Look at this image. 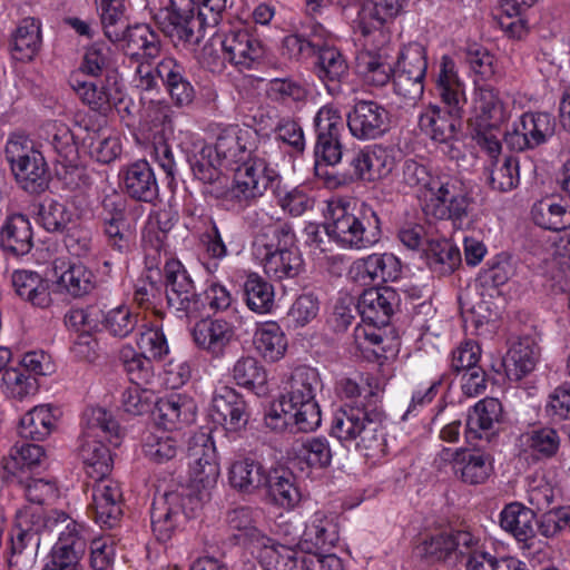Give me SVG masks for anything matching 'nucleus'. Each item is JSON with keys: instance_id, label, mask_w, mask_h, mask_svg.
<instances>
[{"instance_id": "obj_24", "label": "nucleus", "mask_w": 570, "mask_h": 570, "mask_svg": "<svg viewBox=\"0 0 570 570\" xmlns=\"http://www.w3.org/2000/svg\"><path fill=\"white\" fill-rule=\"evenodd\" d=\"M402 273L400 259L391 253H374L353 263L351 277L361 285L396 281Z\"/></svg>"}, {"instance_id": "obj_50", "label": "nucleus", "mask_w": 570, "mask_h": 570, "mask_svg": "<svg viewBox=\"0 0 570 570\" xmlns=\"http://www.w3.org/2000/svg\"><path fill=\"white\" fill-rule=\"evenodd\" d=\"M257 352L267 361L276 362L287 350V340L281 326L275 322L261 325L254 335Z\"/></svg>"}, {"instance_id": "obj_41", "label": "nucleus", "mask_w": 570, "mask_h": 570, "mask_svg": "<svg viewBox=\"0 0 570 570\" xmlns=\"http://www.w3.org/2000/svg\"><path fill=\"white\" fill-rule=\"evenodd\" d=\"M539 358V348L530 340H521L513 344L502 361L508 377L520 381L531 373Z\"/></svg>"}, {"instance_id": "obj_38", "label": "nucleus", "mask_w": 570, "mask_h": 570, "mask_svg": "<svg viewBox=\"0 0 570 570\" xmlns=\"http://www.w3.org/2000/svg\"><path fill=\"white\" fill-rule=\"evenodd\" d=\"M78 454L81 459L87 475L92 479H101L111 472L112 458L110 450L98 438H80Z\"/></svg>"}, {"instance_id": "obj_15", "label": "nucleus", "mask_w": 570, "mask_h": 570, "mask_svg": "<svg viewBox=\"0 0 570 570\" xmlns=\"http://www.w3.org/2000/svg\"><path fill=\"white\" fill-rule=\"evenodd\" d=\"M316 142L314 154L326 165L334 166L342 159L341 134L344 128V120L341 111L332 106L325 105L314 117Z\"/></svg>"}, {"instance_id": "obj_52", "label": "nucleus", "mask_w": 570, "mask_h": 570, "mask_svg": "<svg viewBox=\"0 0 570 570\" xmlns=\"http://www.w3.org/2000/svg\"><path fill=\"white\" fill-rule=\"evenodd\" d=\"M531 215L534 224L544 229L562 232L570 227V209L553 198H544L535 203Z\"/></svg>"}, {"instance_id": "obj_64", "label": "nucleus", "mask_w": 570, "mask_h": 570, "mask_svg": "<svg viewBox=\"0 0 570 570\" xmlns=\"http://www.w3.org/2000/svg\"><path fill=\"white\" fill-rule=\"evenodd\" d=\"M263 560L265 562L264 570H302L299 553L292 547L286 544H277L267 547L265 543Z\"/></svg>"}, {"instance_id": "obj_60", "label": "nucleus", "mask_w": 570, "mask_h": 570, "mask_svg": "<svg viewBox=\"0 0 570 570\" xmlns=\"http://www.w3.org/2000/svg\"><path fill=\"white\" fill-rule=\"evenodd\" d=\"M441 175H433L426 166L411 158L403 163L402 180L406 186L416 189L421 202L423 196L428 195L432 187L434 188L433 184L441 179Z\"/></svg>"}, {"instance_id": "obj_46", "label": "nucleus", "mask_w": 570, "mask_h": 570, "mask_svg": "<svg viewBox=\"0 0 570 570\" xmlns=\"http://www.w3.org/2000/svg\"><path fill=\"white\" fill-rule=\"evenodd\" d=\"M56 417L49 405H37L29 410L18 425V433L22 439L42 441L55 429Z\"/></svg>"}, {"instance_id": "obj_16", "label": "nucleus", "mask_w": 570, "mask_h": 570, "mask_svg": "<svg viewBox=\"0 0 570 570\" xmlns=\"http://www.w3.org/2000/svg\"><path fill=\"white\" fill-rule=\"evenodd\" d=\"M390 111L374 100L356 101L346 115L350 134L362 141L382 137L389 131Z\"/></svg>"}, {"instance_id": "obj_59", "label": "nucleus", "mask_w": 570, "mask_h": 570, "mask_svg": "<svg viewBox=\"0 0 570 570\" xmlns=\"http://www.w3.org/2000/svg\"><path fill=\"white\" fill-rule=\"evenodd\" d=\"M50 144L65 166L72 165L78 158V145L75 134L62 122L53 121L48 131Z\"/></svg>"}, {"instance_id": "obj_40", "label": "nucleus", "mask_w": 570, "mask_h": 570, "mask_svg": "<svg viewBox=\"0 0 570 570\" xmlns=\"http://www.w3.org/2000/svg\"><path fill=\"white\" fill-rule=\"evenodd\" d=\"M537 524L534 512L520 503H510L501 512L500 525L510 532L519 542L528 543L534 539Z\"/></svg>"}, {"instance_id": "obj_18", "label": "nucleus", "mask_w": 570, "mask_h": 570, "mask_svg": "<svg viewBox=\"0 0 570 570\" xmlns=\"http://www.w3.org/2000/svg\"><path fill=\"white\" fill-rule=\"evenodd\" d=\"M210 417L227 432L238 433L246 429L250 412L242 394L233 387L222 386L213 395Z\"/></svg>"}, {"instance_id": "obj_33", "label": "nucleus", "mask_w": 570, "mask_h": 570, "mask_svg": "<svg viewBox=\"0 0 570 570\" xmlns=\"http://www.w3.org/2000/svg\"><path fill=\"white\" fill-rule=\"evenodd\" d=\"M269 471L264 464L250 456H240L228 469V481L240 493L253 494L268 484Z\"/></svg>"}, {"instance_id": "obj_13", "label": "nucleus", "mask_w": 570, "mask_h": 570, "mask_svg": "<svg viewBox=\"0 0 570 570\" xmlns=\"http://www.w3.org/2000/svg\"><path fill=\"white\" fill-rule=\"evenodd\" d=\"M164 278L169 307L188 318L199 317L205 309V301L196 291L186 267L177 259H168L164 266Z\"/></svg>"}, {"instance_id": "obj_54", "label": "nucleus", "mask_w": 570, "mask_h": 570, "mask_svg": "<svg viewBox=\"0 0 570 570\" xmlns=\"http://www.w3.org/2000/svg\"><path fill=\"white\" fill-rule=\"evenodd\" d=\"M61 291L78 298L89 294L96 285L94 273L83 264H70L57 281Z\"/></svg>"}, {"instance_id": "obj_11", "label": "nucleus", "mask_w": 570, "mask_h": 570, "mask_svg": "<svg viewBox=\"0 0 570 570\" xmlns=\"http://www.w3.org/2000/svg\"><path fill=\"white\" fill-rule=\"evenodd\" d=\"M205 22L200 0H170L161 30L175 46L189 47L199 42Z\"/></svg>"}, {"instance_id": "obj_4", "label": "nucleus", "mask_w": 570, "mask_h": 570, "mask_svg": "<svg viewBox=\"0 0 570 570\" xmlns=\"http://www.w3.org/2000/svg\"><path fill=\"white\" fill-rule=\"evenodd\" d=\"M328 213L327 232L343 247L364 249L381 239V219L372 206L362 203L351 207L338 199L328 203Z\"/></svg>"}, {"instance_id": "obj_5", "label": "nucleus", "mask_w": 570, "mask_h": 570, "mask_svg": "<svg viewBox=\"0 0 570 570\" xmlns=\"http://www.w3.org/2000/svg\"><path fill=\"white\" fill-rule=\"evenodd\" d=\"M253 252L261 259L266 275L274 281L294 279L304 269L295 233L286 223L269 226L258 234Z\"/></svg>"}, {"instance_id": "obj_23", "label": "nucleus", "mask_w": 570, "mask_h": 570, "mask_svg": "<svg viewBox=\"0 0 570 570\" xmlns=\"http://www.w3.org/2000/svg\"><path fill=\"white\" fill-rule=\"evenodd\" d=\"M257 138V132L252 128L227 126L217 136L216 155L226 165L243 163L256 151Z\"/></svg>"}, {"instance_id": "obj_36", "label": "nucleus", "mask_w": 570, "mask_h": 570, "mask_svg": "<svg viewBox=\"0 0 570 570\" xmlns=\"http://www.w3.org/2000/svg\"><path fill=\"white\" fill-rule=\"evenodd\" d=\"M0 247L14 256H23L33 247L30 220L22 214L9 216L0 229Z\"/></svg>"}, {"instance_id": "obj_31", "label": "nucleus", "mask_w": 570, "mask_h": 570, "mask_svg": "<svg viewBox=\"0 0 570 570\" xmlns=\"http://www.w3.org/2000/svg\"><path fill=\"white\" fill-rule=\"evenodd\" d=\"M473 111L476 127L498 129L510 118L508 105L498 90L490 86H480L475 89Z\"/></svg>"}, {"instance_id": "obj_34", "label": "nucleus", "mask_w": 570, "mask_h": 570, "mask_svg": "<svg viewBox=\"0 0 570 570\" xmlns=\"http://www.w3.org/2000/svg\"><path fill=\"white\" fill-rule=\"evenodd\" d=\"M338 528L332 518L323 511H316L305 522L298 547L302 552L332 548L338 541Z\"/></svg>"}, {"instance_id": "obj_7", "label": "nucleus", "mask_w": 570, "mask_h": 570, "mask_svg": "<svg viewBox=\"0 0 570 570\" xmlns=\"http://www.w3.org/2000/svg\"><path fill=\"white\" fill-rule=\"evenodd\" d=\"M4 157L17 184L29 194H41L48 186L50 176L42 154L28 136L13 132L4 146Z\"/></svg>"}, {"instance_id": "obj_29", "label": "nucleus", "mask_w": 570, "mask_h": 570, "mask_svg": "<svg viewBox=\"0 0 570 570\" xmlns=\"http://www.w3.org/2000/svg\"><path fill=\"white\" fill-rule=\"evenodd\" d=\"M120 178L122 191L131 199L153 203L158 198V183L147 160L129 164L121 170Z\"/></svg>"}, {"instance_id": "obj_62", "label": "nucleus", "mask_w": 570, "mask_h": 570, "mask_svg": "<svg viewBox=\"0 0 570 570\" xmlns=\"http://www.w3.org/2000/svg\"><path fill=\"white\" fill-rule=\"evenodd\" d=\"M4 393L12 399L23 400L35 395L39 390L38 379L22 370L14 367L6 368L2 374Z\"/></svg>"}, {"instance_id": "obj_9", "label": "nucleus", "mask_w": 570, "mask_h": 570, "mask_svg": "<svg viewBox=\"0 0 570 570\" xmlns=\"http://www.w3.org/2000/svg\"><path fill=\"white\" fill-rule=\"evenodd\" d=\"M281 183V175L264 158L250 156L236 168L234 184L228 191V197L235 209L246 210L267 189H272L274 194Z\"/></svg>"}, {"instance_id": "obj_14", "label": "nucleus", "mask_w": 570, "mask_h": 570, "mask_svg": "<svg viewBox=\"0 0 570 570\" xmlns=\"http://www.w3.org/2000/svg\"><path fill=\"white\" fill-rule=\"evenodd\" d=\"M556 117L547 111H527L507 131L504 141L514 151L533 150L547 144L556 134Z\"/></svg>"}, {"instance_id": "obj_43", "label": "nucleus", "mask_w": 570, "mask_h": 570, "mask_svg": "<svg viewBox=\"0 0 570 570\" xmlns=\"http://www.w3.org/2000/svg\"><path fill=\"white\" fill-rule=\"evenodd\" d=\"M181 449L180 435L166 429L148 433L142 443L145 456L155 463H165L175 459Z\"/></svg>"}, {"instance_id": "obj_30", "label": "nucleus", "mask_w": 570, "mask_h": 570, "mask_svg": "<svg viewBox=\"0 0 570 570\" xmlns=\"http://www.w3.org/2000/svg\"><path fill=\"white\" fill-rule=\"evenodd\" d=\"M362 49L356 56L355 68L364 82L372 87H384L392 78L394 69L382 53L385 47L370 45L366 38H361Z\"/></svg>"}, {"instance_id": "obj_63", "label": "nucleus", "mask_w": 570, "mask_h": 570, "mask_svg": "<svg viewBox=\"0 0 570 570\" xmlns=\"http://www.w3.org/2000/svg\"><path fill=\"white\" fill-rule=\"evenodd\" d=\"M73 217L72 212L63 203L49 200L38 212L39 224L49 233H63Z\"/></svg>"}, {"instance_id": "obj_22", "label": "nucleus", "mask_w": 570, "mask_h": 570, "mask_svg": "<svg viewBox=\"0 0 570 570\" xmlns=\"http://www.w3.org/2000/svg\"><path fill=\"white\" fill-rule=\"evenodd\" d=\"M474 543V535L468 530H451L425 539L419 546L422 557L431 561H443L455 564L460 554Z\"/></svg>"}, {"instance_id": "obj_32", "label": "nucleus", "mask_w": 570, "mask_h": 570, "mask_svg": "<svg viewBox=\"0 0 570 570\" xmlns=\"http://www.w3.org/2000/svg\"><path fill=\"white\" fill-rule=\"evenodd\" d=\"M191 336L198 348L213 357H220L234 340V327L223 318L202 320L195 324Z\"/></svg>"}, {"instance_id": "obj_44", "label": "nucleus", "mask_w": 570, "mask_h": 570, "mask_svg": "<svg viewBox=\"0 0 570 570\" xmlns=\"http://www.w3.org/2000/svg\"><path fill=\"white\" fill-rule=\"evenodd\" d=\"M232 375L238 386L250 390L258 396L268 393L267 372L255 357L243 356L237 360Z\"/></svg>"}, {"instance_id": "obj_57", "label": "nucleus", "mask_w": 570, "mask_h": 570, "mask_svg": "<svg viewBox=\"0 0 570 570\" xmlns=\"http://www.w3.org/2000/svg\"><path fill=\"white\" fill-rule=\"evenodd\" d=\"M105 36L117 40L122 33L126 18L125 0H96Z\"/></svg>"}, {"instance_id": "obj_27", "label": "nucleus", "mask_w": 570, "mask_h": 570, "mask_svg": "<svg viewBox=\"0 0 570 570\" xmlns=\"http://www.w3.org/2000/svg\"><path fill=\"white\" fill-rule=\"evenodd\" d=\"M399 306V295L391 287H370L364 289L357 301V311L362 322L386 326Z\"/></svg>"}, {"instance_id": "obj_58", "label": "nucleus", "mask_w": 570, "mask_h": 570, "mask_svg": "<svg viewBox=\"0 0 570 570\" xmlns=\"http://www.w3.org/2000/svg\"><path fill=\"white\" fill-rule=\"evenodd\" d=\"M104 235L107 247L116 254L122 256L130 250L131 234L121 210L104 219Z\"/></svg>"}, {"instance_id": "obj_47", "label": "nucleus", "mask_w": 570, "mask_h": 570, "mask_svg": "<svg viewBox=\"0 0 570 570\" xmlns=\"http://www.w3.org/2000/svg\"><path fill=\"white\" fill-rule=\"evenodd\" d=\"M317 67V75L331 94L338 90L340 82L348 75L346 60L336 48H320Z\"/></svg>"}, {"instance_id": "obj_20", "label": "nucleus", "mask_w": 570, "mask_h": 570, "mask_svg": "<svg viewBox=\"0 0 570 570\" xmlns=\"http://www.w3.org/2000/svg\"><path fill=\"white\" fill-rule=\"evenodd\" d=\"M356 181L374 183L386 178L395 167L393 151L381 145L360 149L348 161Z\"/></svg>"}, {"instance_id": "obj_2", "label": "nucleus", "mask_w": 570, "mask_h": 570, "mask_svg": "<svg viewBox=\"0 0 570 570\" xmlns=\"http://www.w3.org/2000/svg\"><path fill=\"white\" fill-rule=\"evenodd\" d=\"M370 387L366 402L355 401L354 404H345L335 411L331 423V435L342 444H354L355 449L363 452L366 458H377L385 454V435L381 428L385 420L382 407V389L376 384Z\"/></svg>"}, {"instance_id": "obj_39", "label": "nucleus", "mask_w": 570, "mask_h": 570, "mask_svg": "<svg viewBox=\"0 0 570 570\" xmlns=\"http://www.w3.org/2000/svg\"><path fill=\"white\" fill-rule=\"evenodd\" d=\"M81 436L106 440L115 446L120 444L122 432L114 415L104 407H88L83 412Z\"/></svg>"}, {"instance_id": "obj_45", "label": "nucleus", "mask_w": 570, "mask_h": 570, "mask_svg": "<svg viewBox=\"0 0 570 570\" xmlns=\"http://www.w3.org/2000/svg\"><path fill=\"white\" fill-rule=\"evenodd\" d=\"M41 45L40 24L37 20L23 19L18 26L11 41V56L14 60L31 61Z\"/></svg>"}, {"instance_id": "obj_35", "label": "nucleus", "mask_w": 570, "mask_h": 570, "mask_svg": "<svg viewBox=\"0 0 570 570\" xmlns=\"http://www.w3.org/2000/svg\"><path fill=\"white\" fill-rule=\"evenodd\" d=\"M155 407L159 424L166 430H178L195 421L196 405L187 395L170 394L161 397Z\"/></svg>"}, {"instance_id": "obj_6", "label": "nucleus", "mask_w": 570, "mask_h": 570, "mask_svg": "<svg viewBox=\"0 0 570 570\" xmlns=\"http://www.w3.org/2000/svg\"><path fill=\"white\" fill-rule=\"evenodd\" d=\"M318 387V373L308 366L296 367L287 381L279 405L283 411H294L292 416L298 431L311 432L321 424V410L315 401Z\"/></svg>"}, {"instance_id": "obj_55", "label": "nucleus", "mask_w": 570, "mask_h": 570, "mask_svg": "<svg viewBox=\"0 0 570 570\" xmlns=\"http://www.w3.org/2000/svg\"><path fill=\"white\" fill-rule=\"evenodd\" d=\"M111 65L110 47L104 42H95L86 48L79 70L90 77L107 79V76H117Z\"/></svg>"}, {"instance_id": "obj_53", "label": "nucleus", "mask_w": 570, "mask_h": 570, "mask_svg": "<svg viewBox=\"0 0 570 570\" xmlns=\"http://www.w3.org/2000/svg\"><path fill=\"white\" fill-rule=\"evenodd\" d=\"M245 301L249 309L256 313H268L274 306V287L256 273L247 276L244 283Z\"/></svg>"}, {"instance_id": "obj_49", "label": "nucleus", "mask_w": 570, "mask_h": 570, "mask_svg": "<svg viewBox=\"0 0 570 570\" xmlns=\"http://www.w3.org/2000/svg\"><path fill=\"white\" fill-rule=\"evenodd\" d=\"M265 489L273 501L283 508H294L301 501V492L295 484V475L285 469L269 471Z\"/></svg>"}, {"instance_id": "obj_61", "label": "nucleus", "mask_w": 570, "mask_h": 570, "mask_svg": "<svg viewBox=\"0 0 570 570\" xmlns=\"http://www.w3.org/2000/svg\"><path fill=\"white\" fill-rule=\"evenodd\" d=\"M230 529L239 532L237 538L264 544L268 540L256 527L255 511L249 507H238L227 513Z\"/></svg>"}, {"instance_id": "obj_42", "label": "nucleus", "mask_w": 570, "mask_h": 570, "mask_svg": "<svg viewBox=\"0 0 570 570\" xmlns=\"http://www.w3.org/2000/svg\"><path fill=\"white\" fill-rule=\"evenodd\" d=\"M16 293L33 306L46 308L51 304L47 283L31 271H16L11 276Z\"/></svg>"}, {"instance_id": "obj_25", "label": "nucleus", "mask_w": 570, "mask_h": 570, "mask_svg": "<svg viewBox=\"0 0 570 570\" xmlns=\"http://www.w3.org/2000/svg\"><path fill=\"white\" fill-rule=\"evenodd\" d=\"M121 33L117 40L110 41L122 42V49L132 59L151 61L160 56L163 50L160 35L149 24L129 26L126 22Z\"/></svg>"}, {"instance_id": "obj_28", "label": "nucleus", "mask_w": 570, "mask_h": 570, "mask_svg": "<svg viewBox=\"0 0 570 570\" xmlns=\"http://www.w3.org/2000/svg\"><path fill=\"white\" fill-rule=\"evenodd\" d=\"M454 475L469 485L483 484L493 472V458L481 449H458L452 458Z\"/></svg>"}, {"instance_id": "obj_3", "label": "nucleus", "mask_w": 570, "mask_h": 570, "mask_svg": "<svg viewBox=\"0 0 570 570\" xmlns=\"http://www.w3.org/2000/svg\"><path fill=\"white\" fill-rule=\"evenodd\" d=\"M436 89L445 109L439 106H431L424 111L419 120L420 128L439 145L445 146L444 150L454 157V142L462 127V117L466 98L464 86L459 79L454 61L443 56L440 63V71L436 79Z\"/></svg>"}, {"instance_id": "obj_8", "label": "nucleus", "mask_w": 570, "mask_h": 570, "mask_svg": "<svg viewBox=\"0 0 570 570\" xmlns=\"http://www.w3.org/2000/svg\"><path fill=\"white\" fill-rule=\"evenodd\" d=\"M431 191L423 196L422 208L426 216L438 220H450L462 228L472 213V198L461 179L442 174Z\"/></svg>"}, {"instance_id": "obj_19", "label": "nucleus", "mask_w": 570, "mask_h": 570, "mask_svg": "<svg viewBox=\"0 0 570 570\" xmlns=\"http://www.w3.org/2000/svg\"><path fill=\"white\" fill-rule=\"evenodd\" d=\"M224 59L239 71L255 69L264 59L266 48L248 30H229L222 40Z\"/></svg>"}, {"instance_id": "obj_37", "label": "nucleus", "mask_w": 570, "mask_h": 570, "mask_svg": "<svg viewBox=\"0 0 570 570\" xmlns=\"http://www.w3.org/2000/svg\"><path fill=\"white\" fill-rule=\"evenodd\" d=\"M503 409L498 399L485 397L479 401L468 413L465 436L470 440L482 438L483 432L494 429L502 421Z\"/></svg>"}, {"instance_id": "obj_26", "label": "nucleus", "mask_w": 570, "mask_h": 570, "mask_svg": "<svg viewBox=\"0 0 570 570\" xmlns=\"http://www.w3.org/2000/svg\"><path fill=\"white\" fill-rule=\"evenodd\" d=\"M92 508L95 518L101 525L112 528L122 515V491L117 481L105 476L94 480Z\"/></svg>"}, {"instance_id": "obj_21", "label": "nucleus", "mask_w": 570, "mask_h": 570, "mask_svg": "<svg viewBox=\"0 0 570 570\" xmlns=\"http://www.w3.org/2000/svg\"><path fill=\"white\" fill-rule=\"evenodd\" d=\"M70 86L83 104L101 115H107L112 107H117L122 101L117 76H107V79L96 81H85L78 76H72Z\"/></svg>"}, {"instance_id": "obj_12", "label": "nucleus", "mask_w": 570, "mask_h": 570, "mask_svg": "<svg viewBox=\"0 0 570 570\" xmlns=\"http://www.w3.org/2000/svg\"><path fill=\"white\" fill-rule=\"evenodd\" d=\"M406 0H367L355 21V30L370 45L386 47L391 42L392 33L389 24L403 11Z\"/></svg>"}, {"instance_id": "obj_48", "label": "nucleus", "mask_w": 570, "mask_h": 570, "mask_svg": "<svg viewBox=\"0 0 570 570\" xmlns=\"http://www.w3.org/2000/svg\"><path fill=\"white\" fill-rule=\"evenodd\" d=\"M141 322L140 313L128 305H119L102 313V330L114 338L129 337Z\"/></svg>"}, {"instance_id": "obj_17", "label": "nucleus", "mask_w": 570, "mask_h": 570, "mask_svg": "<svg viewBox=\"0 0 570 570\" xmlns=\"http://www.w3.org/2000/svg\"><path fill=\"white\" fill-rule=\"evenodd\" d=\"M46 519L39 513L21 515L10 535V567L31 566L40 546V532Z\"/></svg>"}, {"instance_id": "obj_56", "label": "nucleus", "mask_w": 570, "mask_h": 570, "mask_svg": "<svg viewBox=\"0 0 570 570\" xmlns=\"http://www.w3.org/2000/svg\"><path fill=\"white\" fill-rule=\"evenodd\" d=\"M489 171V183L494 190L507 193L519 185V160L513 156H505L502 159L492 160Z\"/></svg>"}, {"instance_id": "obj_1", "label": "nucleus", "mask_w": 570, "mask_h": 570, "mask_svg": "<svg viewBox=\"0 0 570 570\" xmlns=\"http://www.w3.org/2000/svg\"><path fill=\"white\" fill-rule=\"evenodd\" d=\"M188 456L189 488L181 487L154 499L150 518L158 541L169 540L177 528L193 518L217 484L219 464L215 445L207 436L203 434L194 439L188 448Z\"/></svg>"}, {"instance_id": "obj_51", "label": "nucleus", "mask_w": 570, "mask_h": 570, "mask_svg": "<svg viewBox=\"0 0 570 570\" xmlns=\"http://www.w3.org/2000/svg\"><path fill=\"white\" fill-rule=\"evenodd\" d=\"M522 443L538 459L553 458L561 444V438L554 428L532 425L521 435Z\"/></svg>"}, {"instance_id": "obj_10", "label": "nucleus", "mask_w": 570, "mask_h": 570, "mask_svg": "<svg viewBox=\"0 0 570 570\" xmlns=\"http://www.w3.org/2000/svg\"><path fill=\"white\" fill-rule=\"evenodd\" d=\"M45 528L58 534L45 570H78L87 547L85 525L65 512L53 511L46 519Z\"/></svg>"}]
</instances>
